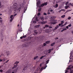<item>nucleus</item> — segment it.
I'll use <instances>...</instances> for the list:
<instances>
[{
  "label": "nucleus",
  "instance_id": "1",
  "mask_svg": "<svg viewBox=\"0 0 73 73\" xmlns=\"http://www.w3.org/2000/svg\"><path fill=\"white\" fill-rule=\"evenodd\" d=\"M46 45V44L45 43H44L43 45L42 44L40 46H39L38 47V50H42V48H44V46H45Z\"/></svg>",
  "mask_w": 73,
  "mask_h": 73
},
{
  "label": "nucleus",
  "instance_id": "2",
  "mask_svg": "<svg viewBox=\"0 0 73 73\" xmlns=\"http://www.w3.org/2000/svg\"><path fill=\"white\" fill-rule=\"evenodd\" d=\"M19 63V62H16L14 64V66L12 68V69H15V68H16L17 66V64Z\"/></svg>",
  "mask_w": 73,
  "mask_h": 73
},
{
  "label": "nucleus",
  "instance_id": "3",
  "mask_svg": "<svg viewBox=\"0 0 73 73\" xmlns=\"http://www.w3.org/2000/svg\"><path fill=\"white\" fill-rule=\"evenodd\" d=\"M53 22H51L50 23V24H53V25H54L57 23V21L56 20H54Z\"/></svg>",
  "mask_w": 73,
  "mask_h": 73
},
{
  "label": "nucleus",
  "instance_id": "4",
  "mask_svg": "<svg viewBox=\"0 0 73 73\" xmlns=\"http://www.w3.org/2000/svg\"><path fill=\"white\" fill-rule=\"evenodd\" d=\"M17 3H15L13 5V9H17Z\"/></svg>",
  "mask_w": 73,
  "mask_h": 73
},
{
  "label": "nucleus",
  "instance_id": "5",
  "mask_svg": "<svg viewBox=\"0 0 73 73\" xmlns=\"http://www.w3.org/2000/svg\"><path fill=\"white\" fill-rule=\"evenodd\" d=\"M4 32H3L1 33H0V35L1 36V37L2 38H4Z\"/></svg>",
  "mask_w": 73,
  "mask_h": 73
},
{
  "label": "nucleus",
  "instance_id": "6",
  "mask_svg": "<svg viewBox=\"0 0 73 73\" xmlns=\"http://www.w3.org/2000/svg\"><path fill=\"white\" fill-rule=\"evenodd\" d=\"M6 54L7 56H9V55H11V52L10 51H7L6 52Z\"/></svg>",
  "mask_w": 73,
  "mask_h": 73
},
{
  "label": "nucleus",
  "instance_id": "7",
  "mask_svg": "<svg viewBox=\"0 0 73 73\" xmlns=\"http://www.w3.org/2000/svg\"><path fill=\"white\" fill-rule=\"evenodd\" d=\"M21 5H19V7L18 8V9L17 10L18 11L20 12V11H21Z\"/></svg>",
  "mask_w": 73,
  "mask_h": 73
},
{
  "label": "nucleus",
  "instance_id": "8",
  "mask_svg": "<svg viewBox=\"0 0 73 73\" xmlns=\"http://www.w3.org/2000/svg\"><path fill=\"white\" fill-rule=\"evenodd\" d=\"M72 68V65H70L68 66V68H67V70H69L70 69V70H72L71 69Z\"/></svg>",
  "mask_w": 73,
  "mask_h": 73
},
{
  "label": "nucleus",
  "instance_id": "9",
  "mask_svg": "<svg viewBox=\"0 0 73 73\" xmlns=\"http://www.w3.org/2000/svg\"><path fill=\"white\" fill-rule=\"evenodd\" d=\"M47 22L46 21H42L40 22V24H41L42 25L43 24H45Z\"/></svg>",
  "mask_w": 73,
  "mask_h": 73
},
{
  "label": "nucleus",
  "instance_id": "10",
  "mask_svg": "<svg viewBox=\"0 0 73 73\" xmlns=\"http://www.w3.org/2000/svg\"><path fill=\"white\" fill-rule=\"evenodd\" d=\"M22 25V23H21V22H19V24L17 25V27H19H19H21Z\"/></svg>",
  "mask_w": 73,
  "mask_h": 73
},
{
  "label": "nucleus",
  "instance_id": "11",
  "mask_svg": "<svg viewBox=\"0 0 73 73\" xmlns=\"http://www.w3.org/2000/svg\"><path fill=\"white\" fill-rule=\"evenodd\" d=\"M40 0H38V2L37 3V5L38 6H39L40 5Z\"/></svg>",
  "mask_w": 73,
  "mask_h": 73
},
{
  "label": "nucleus",
  "instance_id": "12",
  "mask_svg": "<svg viewBox=\"0 0 73 73\" xmlns=\"http://www.w3.org/2000/svg\"><path fill=\"white\" fill-rule=\"evenodd\" d=\"M50 52H51V50H50V49H49L46 51L47 53H48L49 54H50Z\"/></svg>",
  "mask_w": 73,
  "mask_h": 73
},
{
  "label": "nucleus",
  "instance_id": "13",
  "mask_svg": "<svg viewBox=\"0 0 73 73\" xmlns=\"http://www.w3.org/2000/svg\"><path fill=\"white\" fill-rule=\"evenodd\" d=\"M25 66V67L23 69V71H24L25 70L27 69V68H28V67H27V66Z\"/></svg>",
  "mask_w": 73,
  "mask_h": 73
},
{
  "label": "nucleus",
  "instance_id": "14",
  "mask_svg": "<svg viewBox=\"0 0 73 73\" xmlns=\"http://www.w3.org/2000/svg\"><path fill=\"white\" fill-rule=\"evenodd\" d=\"M40 20L42 21H44V17L42 16L40 17Z\"/></svg>",
  "mask_w": 73,
  "mask_h": 73
},
{
  "label": "nucleus",
  "instance_id": "15",
  "mask_svg": "<svg viewBox=\"0 0 73 73\" xmlns=\"http://www.w3.org/2000/svg\"><path fill=\"white\" fill-rule=\"evenodd\" d=\"M46 68V66L44 67H42L40 69V70L42 71V70H43V69H45Z\"/></svg>",
  "mask_w": 73,
  "mask_h": 73
},
{
  "label": "nucleus",
  "instance_id": "16",
  "mask_svg": "<svg viewBox=\"0 0 73 73\" xmlns=\"http://www.w3.org/2000/svg\"><path fill=\"white\" fill-rule=\"evenodd\" d=\"M33 39V37H30L29 38V40H31V41H32Z\"/></svg>",
  "mask_w": 73,
  "mask_h": 73
},
{
  "label": "nucleus",
  "instance_id": "17",
  "mask_svg": "<svg viewBox=\"0 0 73 73\" xmlns=\"http://www.w3.org/2000/svg\"><path fill=\"white\" fill-rule=\"evenodd\" d=\"M67 29L66 28L63 29L61 31V32H64V31H66Z\"/></svg>",
  "mask_w": 73,
  "mask_h": 73
},
{
  "label": "nucleus",
  "instance_id": "18",
  "mask_svg": "<svg viewBox=\"0 0 73 73\" xmlns=\"http://www.w3.org/2000/svg\"><path fill=\"white\" fill-rule=\"evenodd\" d=\"M3 22V20H2V18L0 17V23H2Z\"/></svg>",
  "mask_w": 73,
  "mask_h": 73
},
{
  "label": "nucleus",
  "instance_id": "19",
  "mask_svg": "<svg viewBox=\"0 0 73 73\" xmlns=\"http://www.w3.org/2000/svg\"><path fill=\"white\" fill-rule=\"evenodd\" d=\"M50 42V41L49 40H48L45 42L46 44H49Z\"/></svg>",
  "mask_w": 73,
  "mask_h": 73
},
{
  "label": "nucleus",
  "instance_id": "20",
  "mask_svg": "<svg viewBox=\"0 0 73 73\" xmlns=\"http://www.w3.org/2000/svg\"><path fill=\"white\" fill-rule=\"evenodd\" d=\"M40 27V25H37L36 26H35V28H38V27Z\"/></svg>",
  "mask_w": 73,
  "mask_h": 73
},
{
  "label": "nucleus",
  "instance_id": "21",
  "mask_svg": "<svg viewBox=\"0 0 73 73\" xmlns=\"http://www.w3.org/2000/svg\"><path fill=\"white\" fill-rule=\"evenodd\" d=\"M65 11V9H62L60 10L59 11V13H60V12H61V11Z\"/></svg>",
  "mask_w": 73,
  "mask_h": 73
},
{
  "label": "nucleus",
  "instance_id": "22",
  "mask_svg": "<svg viewBox=\"0 0 73 73\" xmlns=\"http://www.w3.org/2000/svg\"><path fill=\"white\" fill-rule=\"evenodd\" d=\"M6 73H11V70H8L7 71Z\"/></svg>",
  "mask_w": 73,
  "mask_h": 73
},
{
  "label": "nucleus",
  "instance_id": "23",
  "mask_svg": "<svg viewBox=\"0 0 73 73\" xmlns=\"http://www.w3.org/2000/svg\"><path fill=\"white\" fill-rule=\"evenodd\" d=\"M58 27H59V26H58V25H57L56 27L54 29V30H56V29H57V28H58Z\"/></svg>",
  "mask_w": 73,
  "mask_h": 73
},
{
  "label": "nucleus",
  "instance_id": "24",
  "mask_svg": "<svg viewBox=\"0 0 73 73\" xmlns=\"http://www.w3.org/2000/svg\"><path fill=\"white\" fill-rule=\"evenodd\" d=\"M44 3H42V4L40 5V7H44Z\"/></svg>",
  "mask_w": 73,
  "mask_h": 73
},
{
  "label": "nucleus",
  "instance_id": "25",
  "mask_svg": "<svg viewBox=\"0 0 73 73\" xmlns=\"http://www.w3.org/2000/svg\"><path fill=\"white\" fill-rule=\"evenodd\" d=\"M45 28H48V27H49V25H45Z\"/></svg>",
  "mask_w": 73,
  "mask_h": 73
},
{
  "label": "nucleus",
  "instance_id": "26",
  "mask_svg": "<svg viewBox=\"0 0 73 73\" xmlns=\"http://www.w3.org/2000/svg\"><path fill=\"white\" fill-rule=\"evenodd\" d=\"M23 46L24 47H27L28 46L26 45V44H23Z\"/></svg>",
  "mask_w": 73,
  "mask_h": 73
},
{
  "label": "nucleus",
  "instance_id": "27",
  "mask_svg": "<svg viewBox=\"0 0 73 73\" xmlns=\"http://www.w3.org/2000/svg\"><path fill=\"white\" fill-rule=\"evenodd\" d=\"M5 58H4V59L2 60L1 59H0V62H2V61L3 60V61H5Z\"/></svg>",
  "mask_w": 73,
  "mask_h": 73
},
{
  "label": "nucleus",
  "instance_id": "28",
  "mask_svg": "<svg viewBox=\"0 0 73 73\" xmlns=\"http://www.w3.org/2000/svg\"><path fill=\"white\" fill-rule=\"evenodd\" d=\"M68 5H71L72 6H73V3H72H72H69L68 4Z\"/></svg>",
  "mask_w": 73,
  "mask_h": 73
},
{
  "label": "nucleus",
  "instance_id": "29",
  "mask_svg": "<svg viewBox=\"0 0 73 73\" xmlns=\"http://www.w3.org/2000/svg\"><path fill=\"white\" fill-rule=\"evenodd\" d=\"M41 11V8H39L38 9V12H40Z\"/></svg>",
  "mask_w": 73,
  "mask_h": 73
},
{
  "label": "nucleus",
  "instance_id": "30",
  "mask_svg": "<svg viewBox=\"0 0 73 73\" xmlns=\"http://www.w3.org/2000/svg\"><path fill=\"white\" fill-rule=\"evenodd\" d=\"M68 7H69V6L67 5V6H66L65 7V9H68Z\"/></svg>",
  "mask_w": 73,
  "mask_h": 73
},
{
  "label": "nucleus",
  "instance_id": "31",
  "mask_svg": "<svg viewBox=\"0 0 73 73\" xmlns=\"http://www.w3.org/2000/svg\"><path fill=\"white\" fill-rule=\"evenodd\" d=\"M38 58V56H36L34 58V60H36V58Z\"/></svg>",
  "mask_w": 73,
  "mask_h": 73
},
{
  "label": "nucleus",
  "instance_id": "32",
  "mask_svg": "<svg viewBox=\"0 0 73 73\" xmlns=\"http://www.w3.org/2000/svg\"><path fill=\"white\" fill-rule=\"evenodd\" d=\"M65 17V15H63L61 17H62V18H64Z\"/></svg>",
  "mask_w": 73,
  "mask_h": 73
},
{
  "label": "nucleus",
  "instance_id": "33",
  "mask_svg": "<svg viewBox=\"0 0 73 73\" xmlns=\"http://www.w3.org/2000/svg\"><path fill=\"white\" fill-rule=\"evenodd\" d=\"M58 4H56V5H55V8H57V7H58Z\"/></svg>",
  "mask_w": 73,
  "mask_h": 73
},
{
  "label": "nucleus",
  "instance_id": "34",
  "mask_svg": "<svg viewBox=\"0 0 73 73\" xmlns=\"http://www.w3.org/2000/svg\"><path fill=\"white\" fill-rule=\"evenodd\" d=\"M45 57V56H41V57H40V60H41V59H42V58H43V57Z\"/></svg>",
  "mask_w": 73,
  "mask_h": 73
},
{
  "label": "nucleus",
  "instance_id": "35",
  "mask_svg": "<svg viewBox=\"0 0 73 73\" xmlns=\"http://www.w3.org/2000/svg\"><path fill=\"white\" fill-rule=\"evenodd\" d=\"M55 44V43H53L51 44V46H53V45H54Z\"/></svg>",
  "mask_w": 73,
  "mask_h": 73
},
{
  "label": "nucleus",
  "instance_id": "36",
  "mask_svg": "<svg viewBox=\"0 0 73 73\" xmlns=\"http://www.w3.org/2000/svg\"><path fill=\"white\" fill-rule=\"evenodd\" d=\"M44 5H46L48 4V2H46L44 3Z\"/></svg>",
  "mask_w": 73,
  "mask_h": 73
},
{
  "label": "nucleus",
  "instance_id": "37",
  "mask_svg": "<svg viewBox=\"0 0 73 73\" xmlns=\"http://www.w3.org/2000/svg\"><path fill=\"white\" fill-rule=\"evenodd\" d=\"M13 19V17L12 18V19H11L10 20V22H12Z\"/></svg>",
  "mask_w": 73,
  "mask_h": 73
},
{
  "label": "nucleus",
  "instance_id": "38",
  "mask_svg": "<svg viewBox=\"0 0 73 73\" xmlns=\"http://www.w3.org/2000/svg\"><path fill=\"white\" fill-rule=\"evenodd\" d=\"M69 11H72V10H67L66 12H69Z\"/></svg>",
  "mask_w": 73,
  "mask_h": 73
},
{
  "label": "nucleus",
  "instance_id": "39",
  "mask_svg": "<svg viewBox=\"0 0 73 73\" xmlns=\"http://www.w3.org/2000/svg\"><path fill=\"white\" fill-rule=\"evenodd\" d=\"M51 18H52V19H56V16H52L51 17Z\"/></svg>",
  "mask_w": 73,
  "mask_h": 73
},
{
  "label": "nucleus",
  "instance_id": "40",
  "mask_svg": "<svg viewBox=\"0 0 73 73\" xmlns=\"http://www.w3.org/2000/svg\"><path fill=\"white\" fill-rule=\"evenodd\" d=\"M47 13L48 15H50V12H49V10H48V12Z\"/></svg>",
  "mask_w": 73,
  "mask_h": 73
},
{
  "label": "nucleus",
  "instance_id": "41",
  "mask_svg": "<svg viewBox=\"0 0 73 73\" xmlns=\"http://www.w3.org/2000/svg\"><path fill=\"white\" fill-rule=\"evenodd\" d=\"M61 23H60V24H61V25H62V24H64V21H61Z\"/></svg>",
  "mask_w": 73,
  "mask_h": 73
},
{
  "label": "nucleus",
  "instance_id": "42",
  "mask_svg": "<svg viewBox=\"0 0 73 73\" xmlns=\"http://www.w3.org/2000/svg\"><path fill=\"white\" fill-rule=\"evenodd\" d=\"M71 19V17H69L68 18V20H70Z\"/></svg>",
  "mask_w": 73,
  "mask_h": 73
},
{
  "label": "nucleus",
  "instance_id": "43",
  "mask_svg": "<svg viewBox=\"0 0 73 73\" xmlns=\"http://www.w3.org/2000/svg\"><path fill=\"white\" fill-rule=\"evenodd\" d=\"M0 72H1V73H2L3 72V70L2 69L0 70Z\"/></svg>",
  "mask_w": 73,
  "mask_h": 73
},
{
  "label": "nucleus",
  "instance_id": "44",
  "mask_svg": "<svg viewBox=\"0 0 73 73\" xmlns=\"http://www.w3.org/2000/svg\"><path fill=\"white\" fill-rule=\"evenodd\" d=\"M24 10H25V11H27V7H24Z\"/></svg>",
  "mask_w": 73,
  "mask_h": 73
},
{
  "label": "nucleus",
  "instance_id": "45",
  "mask_svg": "<svg viewBox=\"0 0 73 73\" xmlns=\"http://www.w3.org/2000/svg\"><path fill=\"white\" fill-rule=\"evenodd\" d=\"M27 37V36L26 35H24L23 36V38H26V37Z\"/></svg>",
  "mask_w": 73,
  "mask_h": 73
},
{
  "label": "nucleus",
  "instance_id": "46",
  "mask_svg": "<svg viewBox=\"0 0 73 73\" xmlns=\"http://www.w3.org/2000/svg\"><path fill=\"white\" fill-rule=\"evenodd\" d=\"M69 4V2H67L66 3V5H67L68 4Z\"/></svg>",
  "mask_w": 73,
  "mask_h": 73
},
{
  "label": "nucleus",
  "instance_id": "47",
  "mask_svg": "<svg viewBox=\"0 0 73 73\" xmlns=\"http://www.w3.org/2000/svg\"><path fill=\"white\" fill-rule=\"evenodd\" d=\"M49 60H48L46 61V64H48V62H49Z\"/></svg>",
  "mask_w": 73,
  "mask_h": 73
},
{
  "label": "nucleus",
  "instance_id": "48",
  "mask_svg": "<svg viewBox=\"0 0 73 73\" xmlns=\"http://www.w3.org/2000/svg\"><path fill=\"white\" fill-rule=\"evenodd\" d=\"M68 27H70L71 26H72V25H71V24H69V25H68Z\"/></svg>",
  "mask_w": 73,
  "mask_h": 73
},
{
  "label": "nucleus",
  "instance_id": "49",
  "mask_svg": "<svg viewBox=\"0 0 73 73\" xmlns=\"http://www.w3.org/2000/svg\"><path fill=\"white\" fill-rule=\"evenodd\" d=\"M38 16H40V12H39L37 14Z\"/></svg>",
  "mask_w": 73,
  "mask_h": 73
},
{
  "label": "nucleus",
  "instance_id": "50",
  "mask_svg": "<svg viewBox=\"0 0 73 73\" xmlns=\"http://www.w3.org/2000/svg\"><path fill=\"white\" fill-rule=\"evenodd\" d=\"M1 1H0V8H1Z\"/></svg>",
  "mask_w": 73,
  "mask_h": 73
},
{
  "label": "nucleus",
  "instance_id": "51",
  "mask_svg": "<svg viewBox=\"0 0 73 73\" xmlns=\"http://www.w3.org/2000/svg\"><path fill=\"white\" fill-rule=\"evenodd\" d=\"M13 15H11V17H10V18L11 19H12V17H13Z\"/></svg>",
  "mask_w": 73,
  "mask_h": 73
},
{
  "label": "nucleus",
  "instance_id": "52",
  "mask_svg": "<svg viewBox=\"0 0 73 73\" xmlns=\"http://www.w3.org/2000/svg\"><path fill=\"white\" fill-rule=\"evenodd\" d=\"M43 15H45L46 16V15L47 14L46 13H43Z\"/></svg>",
  "mask_w": 73,
  "mask_h": 73
},
{
  "label": "nucleus",
  "instance_id": "53",
  "mask_svg": "<svg viewBox=\"0 0 73 73\" xmlns=\"http://www.w3.org/2000/svg\"><path fill=\"white\" fill-rule=\"evenodd\" d=\"M33 23H34L35 24H36V23H37V22H36V21H33Z\"/></svg>",
  "mask_w": 73,
  "mask_h": 73
},
{
  "label": "nucleus",
  "instance_id": "54",
  "mask_svg": "<svg viewBox=\"0 0 73 73\" xmlns=\"http://www.w3.org/2000/svg\"><path fill=\"white\" fill-rule=\"evenodd\" d=\"M36 21H38V20L37 18H36Z\"/></svg>",
  "mask_w": 73,
  "mask_h": 73
},
{
  "label": "nucleus",
  "instance_id": "55",
  "mask_svg": "<svg viewBox=\"0 0 73 73\" xmlns=\"http://www.w3.org/2000/svg\"><path fill=\"white\" fill-rule=\"evenodd\" d=\"M66 29H68L69 28V27L67 26L66 27Z\"/></svg>",
  "mask_w": 73,
  "mask_h": 73
},
{
  "label": "nucleus",
  "instance_id": "56",
  "mask_svg": "<svg viewBox=\"0 0 73 73\" xmlns=\"http://www.w3.org/2000/svg\"><path fill=\"white\" fill-rule=\"evenodd\" d=\"M50 50H51V52L52 50H53V48H52L51 49H50Z\"/></svg>",
  "mask_w": 73,
  "mask_h": 73
},
{
  "label": "nucleus",
  "instance_id": "57",
  "mask_svg": "<svg viewBox=\"0 0 73 73\" xmlns=\"http://www.w3.org/2000/svg\"><path fill=\"white\" fill-rule=\"evenodd\" d=\"M55 40H58V37H56V38H55Z\"/></svg>",
  "mask_w": 73,
  "mask_h": 73
},
{
  "label": "nucleus",
  "instance_id": "58",
  "mask_svg": "<svg viewBox=\"0 0 73 73\" xmlns=\"http://www.w3.org/2000/svg\"><path fill=\"white\" fill-rule=\"evenodd\" d=\"M48 27H49V28H52V26H49Z\"/></svg>",
  "mask_w": 73,
  "mask_h": 73
},
{
  "label": "nucleus",
  "instance_id": "59",
  "mask_svg": "<svg viewBox=\"0 0 73 73\" xmlns=\"http://www.w3.org/2000/svg\"><path fill=\"white\" fill-rule=\"evenodd\" d=\"M68 23V22H66L65 23V24H64V25H66V24H67Z\"/></svg>",
  "mask_w": 73,
  "mask_h": 73
},
{
  "label": "nucleus",
  "instance_id": "60",
  "mask_svg": "<svg viewBox=\"0 0 73 73\" xmlns=\"http://www.w3.org/2000/svg\"><path fill=\"white\" fill-rule=\"evenodd\" d=\"M2 56H3V54H2L0 56V58H1L2 57Z\"/></svg>",
  "mask_w": 73,
  "mask_h": 73
},
{
  "label": "nucleus",
  "instance_id": "61",
  "mask_svg": "<svg viewBox=\"0 0 73 73\" xmlns=\"http://www.w3.org/2000/svg\"><path fill=\"white\" fill-rule=\"evenodd\" d=\"M71 57H72V56L70 55V59H72V58Z\"/></svg>",
  "mask_w": 73,
  "mask_h": 73
},
{
  "label": "nucleus",
  "instance_id": "62",
  "mask_svg": "<svg viewBox=\"0 0 73 73\" xmlns=\"http://www.w3.org/2000/svg\"><path fill=\"white\" fill-rule=\"evenodd\" d=\"M23 36H21L20 37V39H23Z\"/></svg>",
  "mask_w": 73,
  "mask_h": 73
},
{
  "label": "nucleus",
  "instance_id": "63",
  "mask_svg": "<svg viewBox=\"0 0 73 73\" xmlns=\"http://www.w3.org/2000/svg\"><path fill=\"white\" fill-rule=\"evenodd\" d=\"M64 25H62L61 26V27H64Z\"/></svg>",
  "mask_w": 73,
  "mask_h": 73
},
{
  "label": "nucleus",
  "instance_id": "64",
  "mask_svg": "<svg viewBox=\"0 0 73 73\" xmlns=\"http://www.w3.org/2000/svg\"><path fill=\"white\" fill-rule=\"evenodd\" d=\"M34 33H36V34H37V32H36L35 31Z\"/></svg>",
  "mask_w": 73,
  "mask_h": 73
}]
</instances>
